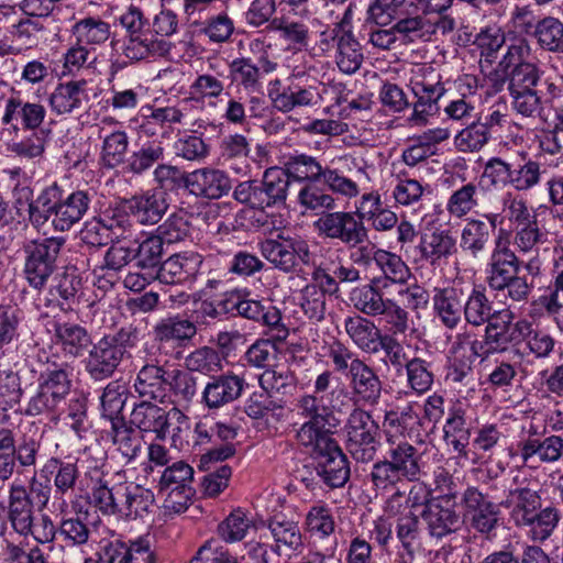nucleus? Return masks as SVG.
I'll use <instances>...</instances> for the list:
<instances>
[{
    "label": "nucleus",
    "mask_w": 563,
    "mask_h": 563,
    "mask_svg": "<svg viewBox=\"0 0 563 563\" xmlns=\"http://www.w3.org/2000/svg\"><path fill=\"white\" fill-rule=\"evenodd\" d=\"M89 498L90 504L101 514L125 519L144 518L155 507L153 490L133 482L109 487L99 481L92 487Z\"/></svg>",
    "instance_id": "1"
},
{
    "label": "nucleus",
    "mask_w": 563,
    "mask_h": 563,
    "mask_svg": "<svg viewBox=\"0 0 563 563\" xmlns=\"http://www.w3.org/2000/svg\"><path fill=\"white\" fill-rule=\"evenodd\" d=\"M8 521L12 530L26 539L32 537L41 544L54 541L56 528L47 515L35 517L34 501L22 483L13 482L8 495Z\"/></svg>",
    "instance_id": "2"
},
{
    "label": "nucleus",
    "mask_w": 563,
    "mask_h": 563,
    "mask_svg": "<svg viewBox=\"0 0 563 563\" xmlns=\"http://www.w3.org/2000/svg\"><path fill=\"white\" fill-rule=\"evenodd\" d=\"M136 340L135 329L121 328L113 334H107L95 343L85 360V369L93 380H103L113 375L120 363L133 347Z\"/></svg>",
    "instance_id": "3"
},
{
    "label": "nucleus",
    "mask_w": 563,
    "mask_h": 563,
    "mask_svg": "<svg viewBox=\"0 0 563 563\" xmlns=\"http://www.w3.org/2000/svg\"><path fill=\"white\" fill-rule=\"evenodd\" d=\"M157 492L164 497L163 507L168 514H183L191 505L196 489L195 470L185 461H176L158 471Z\"/></svg>",
    "instance_id": "4"
},
{
    "label": "nucleus",
    "mask_w": 563,
    "mask_h": 563,
    "mask_svg": "<svg viewBox=\"0 0 563 563\" xmlns=\"http://www.w3.org/2000/svg\"><path fill=\"white\" fill-rule=\"evenodd\" d=\"M64 243L63 238H46L32 240L24 245L23 276L31 288L42 290L46 287L57 269Z\"/></svg>",
    "instance_id": "5"
},
{
    "label": "nucleus",
    "mask_w": 563,
    "mask_h": 563,
    "mask_svg": "<svg viewBox=\"0 0 563 563\" xmlns=\"http://www.w3.org/2000/svg\"><path fill=\"white\" fill-rule=\"evenodd\" d=\"M484 343L470 329L457 332L449 347L445 365V380L467 386L473 382L476 358L484 355Z\"/></svg>",
    "instance_id": "6"
},
{
    "label": "nucleus",
    "mask_w": 563,
    "mask_h": 563,
    "mask_svg": "<svg viewBox=\"0 0 563 563\" xmlns=\"http://www.w3.org/2000/svg\"><path fill=\"white\" fill-rule=\"evenodd\" d=\"M68 365L47 367L40 374L38 387L25 407L26 416L53 415L70 391L71 379Z\"/></svg>",
    "instance_id": "7"
},
{
    "label": "nucleus",
    "mask_w": 563,
    "mask_h": 563,
    "mask_svg": "<svg viewBox=\"0 0 563 563\" xmlns=\"http://www.w3.org/2000/svg\"><path fill=\"white\" fill-rule=\"evenodd\" d=\"M409 87L417 100L408 121L412 125H424L438 110V101L445 92L441 76L431 66L418 65L412 69Z\"/></svg>",
    "instance_id": "8"
},
{
    "label": "nucleus",
    "mask_w": 563,
    "mask_h": 563,
    "mask_svg": "<svg viewBox=\"0 0 563 563\" xmlns=\"http://www.w3.org/2000/svg\"><path fill=\"white\" fill-rule=\"evenodd\" d=\"M219 305L225 312L235 310L240 317L264 325L267 329L266 334L276 341H284L289 334L278 308L262 300L242 298L241 290L227 294Z\"/></svg>",
    "instance_id": "9"
},
{
    "label": "nucleus",
    "mask_w": 563,
    "mask_h": 563,
    "mask_svg": "<svg viewBox=\"0 0 563 563\" xmlns=\"http://www.w3.org/2000/svg\"><path fill=\"white\" fill-rule=\"evenodd\" d=\"M258 250L268 263L286 274L295 273L300 264L309 265L312 257L306 240L284 233L261 241Z\"/></svg>",
    "instance_id": "10"
},
{
    "label": "nucleus",
    "mask_w": 563,
    "mask_h": 563,
    "mask_svg": "<svg viewBox=\"0 0 563 563\" xmlns=\"http://www.w3.org/2000/svg\"><path fill=\"white\" fill-rule=\"evenodd\" d=\"M463 516L470 528L489 539L500 521V504L494 503L489 496L476 486H467L461 496Z\"/></svg>",
    "instance_id": "11"
},
{
    "label": "nucleus",
    "mask_w": 563,
    "mask_h": 563,
    "mask_svg": "<svg viewBox=\"0 0 563 563\" xmlns=\"http://www.w3.org/2000/svg\"><path fill=\"white\" fill-rule=\"evenodd\" d=\"M305 527L312 544L311 554L322 563L333 558L336 550V538L334 537L335 520L332 509L324 503L312 505L305 518Z\"/></svg>",
    "instance_id": "12"
},
{
    "label": "nucleus",
    "mask_w": 563,
    "mask_h": 563,
    "mask_svg": "<svg viewBox=\"0 0 563 563\" xmlns=\"http://www.w3.org/2000/svg\"><path fill=\"white\" fill-rule=\"evenodd\" d=\"M318 460L317 473L323 482L332 487H342L350 477V466L346 455L342 452L332 435L321 438L312 445H305Z\"/></svg>",
    "instance_id": "13"
},
{
    "label": "nucleus",
    "mask_w": 563,
    "mask_h": 563,
    "mask_svg": "<svg viewBox=\"0 0 563 563\" xmlns=\"http://www.w3.org/2000/svg\"><path fill=\"white\" fill-rule=\"evenodd\" d=\"M313 228L320 236L340 241L354 247L367 240V229L355 213L349 211H331L321 214Z\"/></svg>",
    "instance_id": "14"
},
{
    "label": "nucleus",
    "mask_w": 563,
    "mask_h": 563,
    "mask_svg": "<svg viewBox=\"0 0 563 563\" xmlns=\"http://www.w3.org/2000/svg\"><path fill=\"white\" fill-rule=\"evenodd\" d=\"M544 71L520 79L511 80L510 106L517 115L525 119H542L545 102L544 87L542 86Z\"/></svg>",
    "instance_id": "15"
},
{
    "label": "nucleus",
    "mask_w": 563,
    "mask_h": 563,
    "mask_svg": "<svg viewBox=\"0 0 563 563\" xmlns=\"http://www.w3.org/2000/svg\"><path fill=\"white\" fill-rule=\"evenodd\" d=\"M527 320L521 318L515 321V314L509 309L498 311L485 327L482 342L484 347H488L486 354L504 353L521 344Z\"/></svg>",
    "instance_id": "16"
},
{
    "label": "nucleus",
    "mask_w": 563,
    "mask_h": 563,
    "mask_svg": "<svg viewBox=\"0 0 563 563\" xmlns=\"http://www.w3.org/2000/svg\"><path fill=\"white\" fill-rule=\"evenodd\" d=\"M456 493H445L433 497L426 505L421 518L432 539L442 540L457 532L461 527V517L455 509Z\"/></svg>",
    "instance_id": "17"
},
{
    "label": "nucleus",
    "mask_w": 563,
    "mask_h": 563,
    "mask_svg": "<svg viewBox=\"0 0 563 563\" xmlns=\"http://www.w3.org/2000/svg\"><path fill=\"white\" fill-rule=\"evenodd\" d=\"M385 457L400 472L407 482H418L426 475L422 453L400 437L384 431Z\"/></svg>",
    "instance_id": "18"
},
{
    "label": "nucleus",
    "mask_w": 563,
    "mask_h": 563,
    "mask_svg": "<svg viewBox=\"0 0 563 563\" xmlns=\"http://www.w3.org/2000/svg\"><path fill=\"white\" fill-rule=\"evenodd\" d=\"M185 420L186 416L178 409L173 408L170 411H166L164 408L150 402L142 401L136 405L130 416V423L136 427L141 432L153 433L158 440L166 439L170 419Z\"/></svg>",
    "instance_id": "19"
},
{
    "label": "nucleus",
    "mask_w": 563,
    "mask_h": 563,
    "mask_svg": "<svg viewBox=\"0 0 563 563\" xmlns=\"http://www.w3.org/2000/svg\"><path fill=\"white\" fill-rule=\"evenodd\" d=\"M515 486L509 487L508 493L500 501L505 508H509V517L515 527H519L542 506L539 490L531 488L527 477L515 476Z\"/></svg>",
    "instance_id": "20"
},
{
    "label": "nucleus",
    "mask_w": 563,
    "mask_h": 563,
    "mask_svg": "<svg viewBox=\"0 0 563 563\" xmlns=\"http://www.w3.org/2000/svg\"><path fill=\"white\" fill-rule=\"evenodd\" d=\"M245 379L227 372L210 376L201 393V404L209 410H218L239 399L244 390Z\"/></svg>",
    "instance_id": "21"
},
{
    "label": "nucleus",
    "mask_w": 563,
    "mask_h": 563,
    "mask_svg": "<svg viewBox=\"0 0 563 563\" xmlns=\"http://www.w3.org/2000/svg\"><path fill=\"white\" fill-rule=\"evenodd\" d=\"M517 450L523 463L537 457L541 463H556L563 457V438L551 434L543 439L538 437L534 426H530L526 435L517 443Z\"/></svg>",
    "instance_id": "22"
},
{
    "label": "nucleus",
    "mask_w": 563,
    "mask_h": 563,
    "mask_svg": "<svg viewBox=\"0 0 563 563\" xmlns=\"http://www.w3.org/2000/svg\"><path fill=\"white\" fill-rule=\"evenodd\" d=\"M298 415L308 419L297 430L296 439L302 446L312 445L321 438L331 435L323 427L327 417V407L316 395H305L297 404Z\"/></svg>",
    "instance_id": "23"
},
{
    "label": "nucleus",
    "mask_w": 563,
    "mask_h": 563,
    "mask_svg": "<svg viewBox=\"0 0 563 563\" xmlns=\"http://www.w3.org/2000/svg\"><path fill=\"white\" fill-rule=\"evenodd\" d=\"M520 272V260L509 246L508 236L498 238L494 241V249L489 256L487 269V284L495 290L510 282Z\"/></svg>",
    "instance_id": "24"
},
{
    "label": "nucleus",
    "mask_w": 563,
    "mask_h": 563,
    "mask_svg": "<svg viewBox=\"0 0 563 563\" xmlns=\"http://www.w3.org/2000/svg\"><path fill=\"white\" fill-rule=\"evenodd\" d=\"M349 388L355 404L376 406L383 393V382L377 372L362 360L354 369L346 373Z\"/></svg>",
    "instance_id": "25"
},
{
    "label": "nucleus",
    "mask_w": 563,
    "mask_h": 563,
    "mask_svg": "<svg viewBox=\"0 0 563 563\" xmlns=\"http://www.w3.org/2000/svg\"><path fill=\"white\" fill-rule=\"evenodd\" d=\"M556 219L553 212L551 216L536 218L533 221L515 228L514 245L519 253H538L539 245L550 243L559 231L555 225Z\"/></svg>",
    "instance_id": "26"
},
{
    "label": "nucleus",
    "mask_w": 563,
    "mask_h": 563,
    "mask_svg": "<svg viewBox=\"0 0 563 563\" xmlns=\"http://www.w3.org/2000/svg\"><path fill=\"white\" fill-rule=\"evenodd\" d=\"M277 64L267 56L260 58V65L253 63L250 57H239L229 65L231 81L236 84L247 93H257L263 87V77L273 73Z\"/></svg>",
    "instance_id": "27"
},
{
    "label": "nucleus",
    "mask_w": 563,
    "mask_h": 563,
    "mask_svg": "<svg viewBox=\"0 0 563 563\" xmlns=\"http://www.w3.org/2000/svg\"><path fill=\"white\" fill-rule=\"evenodd\" d=\"M185 187L196 197L220 199L230 191L231 180L223 170L203 167L186 175Z\"/></svg>",
    "instance_id": "28"
},
{
    "label": "nucleus",
    "mask_w": 563,
    "mask_h": 563,
    "mask_svg": "<svg viewBox=\"0 0 563 563\" xmlns=\"http://www.w3.org/2000/svg\"><path fill=\"white\" fill-rule=\"evenodd\" d=\"M46 109L40 102L23 101L20 96L12 95L4 100V111L1 118L3 125L18 130V123L29 131L37 130L44 122Z\"/></svg>",
    "instance_id": "29"
},
{
    "label": "nucleus",
    "mask_w": 563,
    "mask_h": 563,
    "mask_svg": "<svg viewBox=\"0 0 563 563\" xmlns=\"http://www.w3.org/2000/svg\"><path fill=\"white\" fill-rule=\"evenodd\" d=\"M42 472L54 474L55 500L53 507L55 510L64 512L68 508V504L64 497L74 493L79 478L77 463L52 457L46 462Z\"/></svg>",
    "instance_id": "30"
},
{
    "label": "nucleus",
    "mask_w": 563,
    "mask_h": 563,
    "mask_svg": "<svg viewBox=\"0 0 563 563\" xmlns=\"http://www.w3.org/2000/svg\"><path fill=\"white\" fill-rule=\"evenodd\" d=\"M202 264V256L195 252L177 253L164 261L158 271L157 279L164 284H184L197 276Z\"/></svg>",
    "instance_id": "31"
},
{
    "label": "nucleus",
    "mask_w": 563,
    "mask_h": 563,
    "mask_svg": "<svg viewBox=\"0 0 563 563\" xmlns=\"http://www.w3.org/2000/svg\"><path fill=\"white\" fill-rule=\"evenodd\" d=\"M418 250L430 265H440L456 253V239L449 229L434 228L421 234Z\"/></svg>",
    "instance_id": "32"
},
{
    "label": "nucleus",
    "mask_w": 563,
    "mask_h": 563,
    "mask_svg": "<svg viewBox=\"0 0 563 563\" xmlns=\"http://www.w3.org/2000/svg\"><path fill=\"white\" fill-rule=\"evenodd\" d=\"M339 166L325 167L321 180L334 194L341 195L347 199L358 196L360 187L357 180L345 174V169H356L357 174H366L365 168L361 166L355 158L340 157L338 159Z\"/></svg>",
    "instance_id": "33"
},
{
    "label": "nucleus",
    "mask_w": 563,
    "mask_h": 563,
    "mask_svg": "<svg viewBox=\"0 0 563 563\" xmlns=\"http://www.w3.org/2000/svg\"><path fill=\"white\" fill-rule=\"evenodd\" d=\"M88 102L85 80L58 84L48 96L51 111L57 115L70 114Z\"/></svg>",
    "instance_id": "34"
},
{
    "label": "nucleus",
    "mask_w": 563,
    "mask_h": 563,
    "mask_svg": "<svg viewBox=\"0 0 563 563\" xmlns=\"http://www.w3.org/2000/svg\"><path fill=\"white\" fill-rule=\"evenodd\" d=\"M322 101L320 85H306L292 82L285 87L283 91L272 97L274 108L287 113L296 108L317 107Z\"/></svg>",
    "instance_id": "35"
},
{
    "label": "nucleus",
    "mask_w": 563,
    "mask_h": 563,
    "mask_svg": "<svg viewBox=\"0 0 563 563\" xmlns=\"http://www.w3.org/2000/svg\"><path fill=\"white\" fill-rule=\"evenodd\" d=\"M53 328L54 342L67 357L77 358L91 345L88 330L78 323L56 321Z\"/></svg>",
    "instance_id": "36"
},
{
    "label": "nucleus",
    "mask_w": 563,
    "mask_h": 563,
    "mask_svg": "<svg viewBox=\"0 0 563 563\" xmlns=\"http://www.w3.org/2000/svg\"><path fill=\"white\" fill-rule=\"evenodd\" d=\"M91 195L87 190H76L66 197H60L58 210L52 220L55 231H68L75 223L79 222L89 210Z\"/></svg>",
    "instance_id": "37"
},
{
    "label": "nucleus",
    "mask_w": 563,
    "mask_h": 563,
    "mask_svg": "<svg viewBox=\"0 0 563 563\" xmlns=\"http://www.w3.org/2000/svg\"><path fill=\"white\" fill-rule=\"evenodd\" d=\"M433 311L441 324L454 330L462 322L463 294L454 287L437 288L432 297Z\"/></svg>",
    "instance_id": "38"
},
{
    "label": "nucleus",
    "mask_w": 563,
    "mask_h": 563,
    "mask_svg": "<svg viewBox=\"0 0 563 563\" xmlns=\"http://www.w3.org/2000/svg\"><path fill=\"white\" fill-rule=\"evenodd\" d=\"M492 239V225L484 219L466 218L460 234V247L467 256L477 260L487 252Z\"/></svg>",
    "instance_id": "39"
},
{
    "label": "nucleus",
    "mask_w": 563,
    "mask_h": 563,
    "mask_svg": "<svg viewBox=\"0 0 563 563\" xmlns=\"http://www.w3.org/2000/svg\"><path fill=\"white\" fill-rule=\"evenodd\" d=\"M291 180L282 167H271L265 170L262 183L258 184L261 209L283 205L286 201Z\"/></svg>",
    "instance_id": "40"
},
{
    "label": "nucleus",
    "mask_w": 563,
    "mask_h": 563,
    "mask_svg": "<svg viewBox=\"0 0 563 563\" xmlns=\"http://www.w3.org/2000/svg\"><path fill=\"white\" fill-rule=\"evenodd\" d=\"M344 330L354 345L368 354H376L382 336L375 323L362 316H352L344 319Z\"/></svg>",
    "instance_id": "41"
},
{
    "label": "nucleus",
    "mask_w": 563,
    "mask_h": 563,
    "mask_svg": "<svg viewBox=\"0 0 563 563\" xmlns=\"http://www.w3.org/2000/svg\"><path fill=\"white\" fill-rule=\"evenodd\" d=\"M126 225H129L128 216L113 210L112 217L109 220L103 218L87 221L79 232V239L87 246L101 247L109 243L110 230L114 228L124 229Z\"/></svg>",
    "instance_id": "42"
},
{
    "label": "nucleus",
    "mask_w": 563,
    "mask_h": 563,
    "mask_svg": "<svg viewBox=\"0 0 563 563\" xmlns=\"http://www.w3.org/2000/svg\"><path fill=\"white\" fill-rule=\"evenodd\" d=\"M196 333V324L178 316L164 318L153 328L154 341L161 345L165 343H176L179 346L185 345Z\"/></svg>",
    "instance_id": "43"
},
{
    "label": "nucleus",
    "mask_w": 563,
    "mask_h": 563,
    "mask_svg": "<svg viewBox=\"0 0 563 563\" xmlns=\"http://www.w3.org/2000/svg\"><path fill=\"white\" fill-rule=\"evenodd\" d=\"M170 49V43L157 37L150 29L130 36L124 45L123 53L131 60H141L148 56H163Z\"/></svg>",
    "instance_id": "44"
},
{
    "label": "nucleus",
    "mask_w": 563,
    "mask_h": 563,
    "mask_svg": "<svg viewBox=\"0 0 563 563\" xmlns=\"http://www.w3.org/2000/svg\"><path fill=\"white\" fill-rule=\"evenodd\" d=\"M128 208L142 224L157 223L167 210L164 192L152 190L134 196L128 201Z\"/></svg>",
    "instance_id": "45"
},
{
    "label": "nucleus",
    "mask_w": 563,
    "mask_h": 563,
    "mask_svg": "<svg viewBox=\"0 0 563 563\" xmlns=\"http://www.w3.org/2000/svg\"><path fill=\"white\" fill-rule=\"evenodd\" d=\"M373 261L382 273V288H387L389 284L404 286L412 277L408 265L395 253L378 249L373 254Z\"/></svg>",
    "instance_id": "46"
},
{
    "label": "nucleus",
    "mask_w": 563,
    "mask_h": 563,
    "mask_svg": "<svg viewBox=\"0 0 563 563\" xmlns=\"http://www.w3.org/2000/svg\"><path fill=\"white\" fill-rule=\"evenodd\" d=\"M168 372L158 365H144L136 375L134 382L135 391L142 398L163 400L167 391Z\"/></svg>",
    "instance_id": "47"
},
{
    "label": "nucleus",
    "mask_w": 563,
    "mask_h": 563,
    "mask_svg": "<svg viewBox=\"0 0 563 563\" xmlns=\"http://www.w3.org/2000/svg\"><path fill=\"white\" fill-rule=\"evenodd\" d=\"M382 289L380 278H373L369 284L355 287L350 294V300L361 313L368 317L380 316L388 305Z\"/></svg>",
    "instance_id": "48"
},
{
    "label": "nucleus",
    "mask_w": 563,
    "mask_h": 563,
    "mask_svg": "<svg viewBox=\"0 0 563 563\" xmlns=\"http://www.w3.org/2000/svg\"><path fill=\"white\" fill-rule=\"evenodd\" d=\"M530 52L531 47L527 41L519 40L507 47L497 65L510 70L512 80L543 71L537 63L527 60Z\"/></svg>",
    "instance_id": "49"
},
{
    "label": "nucleus",
    "mask_w": 563,
    "mask_h": 563,
    "mask_svg": "<svg viewBox=\"0 0 563 563\" xmlns=\"http://www.w3.org/2000/svg\"><path fill=\"white\" fill-rule=\"evenodd\" d=\"M561 520V512L554 505L540 508L532 516L527 518L518 528L523 529L531 540L544 542L558 528Z\"/></svg>",
    "instance_id": "50"
},
{
    "label": "nucleus",
    "mask_w": 563,
    "mask_h": 563,
    "mask_svg": "<svg viewBox=\"0 0 563 563\" xmlns=\"http://www.w3.org/2000/svg\"><path fill=\"white\" fill-rule=\"evenodd\" d=\"M479 184L468 181L454 189L445 202V210L453 219H465L479 206Z\"/></svg>",
    "instance_id": "51"
},
{
    "label": "nucleus",
    "mask_w": 563,
    "mask_h": 563,
    "mask_svg": "<svg viewBox=\"0 0 563 563\" xmlns=\"http://www.w3.org/2000/svg\"><path fill=\"white\" fill-rule=\"evenodd\" d=\"M497 312L494 310L493 301L489 300L482 287H474L466 300L463 301L464 320L472 327L479 328L488 324Z\"/></svg>",
    "instance_id": "52"
},
{
    "label": "nucleus",
    "mask_w": 563,
    "mask_h": 563,
    "mask_svg": "<svg viewBox=\"0 0 563 563\" xmlns=\"http://www.w3.org/2000/svg\"><path fill=\"white\" fill-rule=\"evenodd\" d=\"M444 441L460 456L467 457L466 448L470 443V430L466 427L465 411L462 407L450 409L449 417L443 427Z\"/></svg>",
    "instance_id": "53"
},
{
    "label": "nucleus",
    "mask_w": 563,
    "mask_h": 563,
    "mask_svg": "<svg viewBox=\"0 0 563 563\" xmlns=\"http://www.w3.org/2000/svg\"><path fill=\"white\" fill-rule=\"evenodd\" d=\"M128 387L120 380L110 382L100 396L101 416L111 424L121 423L124 420L122 415L128 399Z\"/></svg>",
    "instance_id": "54"
},
{
    "label": "nucleus",
    "mask_w": 563,
    "mask_h": 563,
    "mask_svg": "<svg viewBox=\"0 0 563 563\" xmlns=\"http://www.w3.org/2000/svg\"><path fill=\"white\" fill-rule=\"evenodd\" d=\"M267 30L276 32L278 38L287 43L291 49L300 51L308 44L309 30L302 21L288 16L274 18L267 25Z\"/></svg>",
    "instance_id": "55"
},
{
    "label": "nucleus",
    "mask_w": 563,
    "mask_h": 563,
    "mask_svg": "<svg viewBox=\"0 0 563 563\" xmlns=\"http://www.w3.org/2000/svg\"><path fill=\"white\" fill-rule=\"evenodd\" d=\"M364 56L360 43L351 32H344L336 42L335 64L347 75L356 73L362 66Z\"/></svg>",
    "instance_id": "56"
},
{
    "label": "nucleus",
    "mask_w": 563,
    "mask_h": 563,
    "mask_svg": "<svg viewBox=\"0 0 563 563\" xmlns=\"http://www.w3.org/2000/svg\"><path fill=\"white\" fill-rule=\"evenodd\" d=\"M77 44L95 48L106 43L110 37V25L99 18H85L76 22L71 27Z\"/></svg>",
    "instance_id": "57"
},
{
    "label": "nucleus",
    "mask_w": 563,
    "mask_h": 563,
    "mask_svg": "<svg viewBox=\"0 0 563 563\" xmlns=\"http://www.w3.org/2000/svg\"><path fill=\"white\" fill-rule=\"evenodd\" d=\"M102 139V146L100 152V159L104 167L115 168L125 162L130 140L125 131L117 130L110 133L100 135Z\"/></svg>",
    "instance_id": "58"
},
{
    "label": "nucleus",
    "mask_w": 563,
    "mask_h": 563,
    "mask_svg": "<svg viewBox=\"0 0 563 563\" xmlns=\"http://www.w3.org/2000/svg\"><path fill=\"white\" fill-rule=\"evenodd\" d=\"M539 159L522 156V162L514 164L510 174V187L516 191H529L539 186L542 181L544 169Z\"/></svg>",
    "instance_id": "59"
},
{
    "label": "nucleus",
    "mask_w": 563,
    "mask_h": 563,
    "mask_svg": "<svg viewBox=\"0 0 563 563\" xmlns=\"http://www.w3.org/2000/svg\"><path fill=\"white\" fill-rule=\"evenodd\" d=\"M269 530L276 543V550L285 551L287 555L292 552L300 551L302 543V536L298 525L290 520H279L275 517L269 522Z\"/></svg>",
    "instance_id": "60"
},
{
    "label": "nucleus",
    "mask_w": 563,
    "mask_h": 563,
    "mask_svg": "<svg viewBox=\"0 0 563 563\" xmlns=\"http://www.w3.org/2000/svg\"><path fill=\"white\" fill-rule=\"evenodd\" d=\"M260 386L271 396L291 395L296 389V377L294 373L285 367H271L265 369L258 377Z\"/></svg>",
    "instance_id": "61"
},
{
    "label": "nucleus",
    "mask_w": 563,
    "mask_h": 563,
    "mask_svg": "<svg viewBox=\"0 0 563 563\" xmlns=\"http://www.w3.org/2000/svg\"><path fill=\"white\" fill-rule=\"evenodd\" d=\"M394 27L399 41L402 43L427 41L435 32L433 23L422 14L398 19Z\"/></svg>",
    "instance_id": "62"
},
{
    "label": "nucleus",
    "mask_w": 563,
    "mask_h": 563,
    "mask_svg": "<svg viewBox=\"0 0 563 563\" xmlns=\"http://www.w3.org/2000/svg\"><path fill=\"white\" fill-rule=\"evenodd\" d=\"M393 177L395 184L391 196L396 205L410 207L421 201L428 186H423L418 179L409 178L406 170H400Z\"/></svg>",
    "instance_id": "63"
},
{
    "label": "nucleus",
    "mask_w": 563,
    "mask_h": 563,
    "mask_svg": "<svg viewBox=\"0 0 563 563\" xmlns=\"http://www.w3.org/2000/svg\"><path fill=\"white\" fill-rule=\"evenodd\" d=\"M533 37L545 52L563 53V22L554 16H544L538 21Z\"/></svg>",
    "instance_id": "64"
}]
</instances>
